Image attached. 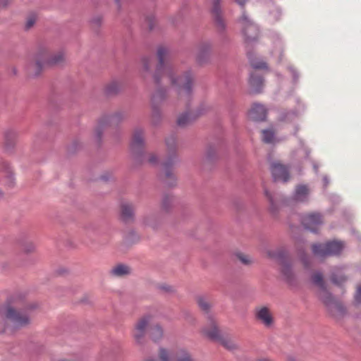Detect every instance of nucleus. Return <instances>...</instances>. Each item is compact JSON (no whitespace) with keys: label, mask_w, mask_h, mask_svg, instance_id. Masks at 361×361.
Instances as JSON below:
<instances>
[{"label":"nucleus","mask_w":361,"mask_h":361,"mask_svg":"<svg viewBox=\"0 0 361 361\" xmlns=\"http://www.w3.org/2000/svg\"><path fill=\"white\" fill-rule=\"evenodd\" d=\"M169 55V50L167 48L159 47L157 50L159 64L153 76L154 80L158 84L161 82L162 77L166 78L177 91L180 99L188 104L192 94V74L190 71H188L180 75L176 68L165 63Z\"/></svg>","instance_id":"obj_1"},{"label":"nucleus","mask_w":361,"mask_h":361,"mask_svg":"<svg viewBox=\"0 0 361 361\" xmlns=\"http://www.w3.org/2000/svg\"><path fill=\"white\" fill-rule=\"evenodd\" d=\"M0 315L14 329L26 327L31 322L30 315L22 307L21 300L13 296L0 305Z\"/></svg>","instance_id":"obj_2"},{"label":"nucleus","mask_w":361,"mask_h":361,"mask_svg":"<svg viewBox=\"0 0 361 361\" xmlns=\"http://www.w3.org/2000/svg\"><path fill=\"white\" fill-rule=\"evenodd\" d=\"M344 244L341 241L334 240L323 244L312 245V252L317 257H326L339 254L343 249Z\"/></svg>","instance_id":"obj_3"},{"label":"nucleus","mask_w":361,"mask_h":361,"mask_svg":"<svg viewBox=\"0 0 361 361\" xmlns=\"http://www.w3.org/2000/svg\"><path fill=\"white\" fill-rule=\"evenodd\" d=\"M64 58L63 51L50 54L47 50H42L36 56L35 65L39 68L47 66L58 65L63 61Z\"/></svg>","instance_id":"obj_4"},{"label":"nucleus","mask_w":361,"mask_h":361,"mask_svg":"<svg viewBox=\"0 0 361 361\" xmlns=\"http://www.w3.org/2000/svg\"><path fill=\"white\" fill-rule=\"evenodd\" d=\"M319 300L323 302L326 311L332 317L339 318L345 314V309L344 306L335 297V295H321Z\"/></svg>","instance_id":"obj_5"},{"label":"nucleus","mask_w":361,"mask_h":361,"mask_svg":"<svg viewBox=\"0 0 361 361\" xmlns=\"http://www.w3.org/2000/svg\"><path fill=\"white\" fill-rule=\"evenodd\" d=\"M238 25L245 40L252 41L258 37L259 29L257 25L249 18L245 12H243L239 18Z\"/></svg>","instance_id":"obj_6"},{"label":"nucleus","mask_w":361,"mask_h":361,"mask_svg":"<svg viewBox=\"0 0 361 361\" xmlns=\"http://www.w3.org/2000/svg\"><path fill=\"white\" fill-rule=\"evenodd\" d=\"M159 358L161 361H194L184 349L169 350L161 348L159 350Z\"/></svg>","instance_id":"obj_7"},{"label":"nucleus","mask_w":361,"mask_h":361,"mask_svg":"<svg viewBox=\"0 0 361 361\" xmlns=\"http://www.w3.org/2000/svg\"><path fill=\"white\" fill-rule=\"evenodd\" d=\"M302 224L312 232H316L323 224L322 216L318 212H310L302 215Z\"/></svg>","instance_id":"obj_8"},{"label":"nucleus","mask_w":361,"mask_h":361,"mask_svg":"<svg viewBox=\"0 0 361 361\" xmlns=\"http://www.w3.org/2000/svg\"><path fill=\"white\" fill-rule=\"evenodd\" d=\"M255 316L257 322L267 328L274 324V317L270 309L267 306H258L255 309Z\"/></svg>","instance_id":"obj_9"},{"label":"nucleus","mask_w":361,"mask_h":361,"mask_svg":"<svg viewBox=\"0 0 361 361\" xmlns=\"http://www.w3.org/2000/svg\"><path fill=\"white\" fill-rule=\"evenodd\" d=\"M150 317L145 316L140 318L135 324L133 331V336L137 343H142L145 340L146 330L150 322Z\"/></svg>","instance_id":"obj_10"},{"label":"nucleus","mask_w":361,"mask_h":361,"mask_svg":"<svg viewBox=\"0 0 361 361\" xmlns=\"http://www.w3.org/2000/svg\"><path fill=\"white\" fill-rule=\"evenodd\" d=\"M271 171L274 181L285 183L289 179V171L286 166L279 162L271 165Z\"/></svg>","instance_id":"obj_11"},{"label":"nucleus","mask_w":361,"mask_h":361,"mask_svg":"<svg viewBox=\"0 0 361 361\" xmlns=\"http://www.w3.org/2000/svg\"><path fill=\"white\" fill-rule=\"evenodd\" d=\"M348 267L347 265L337 266L333 268L330 281L335 285L340 286L347 280Z\"/></svg>","instance_id":"obj_12"},{"label":"nucleus","mask_w":361,"mask_h":361,"mask_svg":"<svg viewBox=\"0 0 361 361\" xmlns=\"http://www.w3.org/2000/svg\"><path fill=\"white\" fill-rule=\"evenodd\" d=\"M202 333L208 338L214 341H218L222 336L216 322L213 319H210L208 324L203 328Z\"/></svg>","instance_id":"obj_13"},{"label":"nucleus","mask_w":361,"mask_h":361,"mask_svg":"<svg viewBox=\"0 0 361 361\" xmlns=\"http://www.w3.org/2000/svg\"><path fill=\"white\" fill-rule=\"evenodd\" d=\"M124 118V114L122 112H116L112 115L106 116L102 120L100 121L99 126H106L107 124L116 123L122 121ZM97 137L99 138L102 135L100 126H99L94 131Z\"/></svg>","instance_id":"obj_14"},{"label":"nucleus","mask_w":361,"mask_h":361,"mask_svg":"<svg viewBox=\"0 0 361 361\" xmlns=\"http://www.w3.org/2000/svg\"><path fill=\"white\" fill-rule=\"evenodd\" d=\"M132 268L125 264H117L113 266L109 270V275L112 277L122 278L132 274Z\"/></svg>","instance_id":"obj_15"},{"label":"nucleus","mask_w":361,"mask_h":361,"mask_svg":"<svg viewBox=\"0 0 361 361\" xmlns=\"http://www.w3.org/2000/svg\"><path fill=\"white\" fill-rule=\"evenodd\" d=\"M267 109L260 104H254L249 111V117L250 119L262 121L266 118Z\"/></svg>","instance_id":"obj_16"},{"label":"nucleus","mask_w":361,"mask_h":361,"mask_svg":"<svg viewBox=\"0 0 361 361\" xmlns=\"http://www.w3.org/2000/svg\"><path fill=\"white\" fill-rule=\"evenodd\" d=\"M143 130L142 129L135 130L131 141V149L133 151L137 150L144 146Z\"/></svg>","instance_id":"obj_17"},{"label":"nucleus","mask_w":361,"mask_h":361,"mask_svg":"<svg viewBox=\"0 0 361 361\" xmlns=\"http://www.w3.org/2000/svg\"><path fill=\"white\" fill-rule=\"evenodd\" d=\"M121 215L126 221L132 220L134 216L133 205L129 202H123L121 205Z\"/></svg>","instance_id":"obj_18"},{"label":"nucleus","mask_w":361,"mask_h":361,"mask_svg":"<svg viewBox=\"0 0 361 361\" xmlns=\"http://www.w3.org/2000/svg\"><path fill=\"white\" fill-rule=\"evenodd\" d=\"M212 12L214 16L216 25L221 29L225 26L224 20L221 16V10L219 6V0H214L212 3Z\"/></svg>","instance_id":"obj_19"},{"label":"nucleus","mask_w":361,"mask_h":361,"mask_svg":"<svg viewBox=\"0 0 361 361\" xmlns=\"http://www.w3.org/2000/svg\"><path fill=\"white\" fill-rule=\"evenodd\" d=\"M1 183L6 188L10 189L15 185V179L10 168H7L6 171L1 174Z\"/></svg>","instance_id":"obj_20"},{"label":"nucleus","mask_w":361,"mask_h":361,"mask_svg":"<svg viewBox=\"0 0 361 361\" xmlns=\"http://www.w3.org/2000/svg\"><path fill=\"white\" fill-rule=\"evenodd\" d=\"M249 83L252 90L255 92H258L263 86V79L258 74L252 73L250 77Z\"/></svg>","instance_id":"obj_21"},{"label":"nucleus","mask_w":361,"mask_h":361,"mask_svg":"<svg viewBox=\"0 0 361 361\" xmlns=\"http://www.w3.org/2000/svg\"><path fill=\"white\" fill-rule=\"evenodd\" d=\"M310 191L307 186L299 185L296 188L293 198L297 202H305L309 195Z\"/></svg>","instance_id":"obj_22"},{"label":"nucleus","mask_w":361,"mask_h":361,"mask_svg":"<svg viewBox=\"0 0 361 361\" xmlns=\"http://www.w3.org/2000/svg\"><path fill=\"white\" fill-rule=\"evenodd\" d=\"M123 87L121 80H114L111 81L106 87V92L109 94H114L119 92Z\"/></svg>","instance_id":"obj_23"},{"label":"nucleus","mask_w":361,"mask_h":361,"mask_svg":"<svg viewBox=\"0 0 361 361\" xmlns=\"http://www.w3.org/2000/svg\"><path fill=\"white\" fill-rule=\"evenodd\" d=\"M149 336L154 342L161 340L164 336V331L161 326L159 324L152 326L149 329Z\"/></svg>","instance_id":"obj_24"},{"label":"nucleus","mask_w":361,"mask_h":361,"mask_svg":"<svg viewBox=\"0 0 361 361\" xmlns=\"http://www.w3.org/2000/svg\"><path fill=\"white\" fill-rule=\"evenodd\" d=\"M195 118L196 116L193 111L183 113L178 116L177 123L180 126H185L191 123Z\"/></svg>","instance_id":"obj_25"},{"label":"nucleus","mask_w":361,"mask_h":361,"mask_svg":"<svg viewBox=\"0 0 361 361\" xmlns=\"http://www.w3.org/2000/svg\"><path fill=\"white\" fill-rule=\"evenodd\" d=\"M262 138L264 142L268 144H274L277 141L274 132L271 128L262 131Z\"/></svg>","instance_id":"obj_26"},{"label":"nucleus","mask_w":361,"mask_h":361,"mask_svg":"<svg viewBox=\"0 0 361 361\" xmlns=\"http://www.w3.org/2000/svg\"><path fill=\"white\" fill-rule=\"evenodd\" d=\"M312 283L317 287L324 290L326 288V282L323 274L321 272L316 271L311 276Z\"/></svg>","instance_id":"obj_27"},{"label":"nucleus","mask_w":361,"mask_h":361,"mask_svg":"<svg viewBox=\"0 0 361 361\" xmlns=\"http://www.w3.org/2000/svg\"><path fill=\"white\" fill-rule=\"evenodd\" d=\"M152 290L159 292L171 293L176 291L175 288L166 283H152Z\"/></svg>","instance_id":"obj_28"},{"label":"nucleus","mask_w":361,"mask_h":361,"mask_svg":"<svg viewBox=\"0 0 361 361\" xmlns=\"http://www.w3.org/2000/svg\"><path fill=\"white\" fill-rule=\"evenodd\" d=\"M218 342L221 343L223 346L228 350H233L237 347L236 344L233 342V340L228 338H224L223 336L221 337V339L218 341Z\"/></svg>","instance_id":"obj_29"},{"label":"nucleus","mask_w":361,"mask_h":361,"mask_svg":"<svg viewBox=\"0 0 361 361\" xmlns=\"http://www.w3.org/2000/svg\"><path fill=\"white\" fill-rule=\"evenodd\" d=\"M211 106L207 102H202L200 104V106L197 108V109L193 111L196 118L203 115L206 112H207L210 109Z\"/></svg>","instance_id":"obj_30"},{"label":"nucleus","mask_w":361,"mask_h":361,"mask_svg":"<svg viewBox=\"0 0 361 361\" xmlns=\"http://www.w3.org/2000/svg\"><path fill=\"white\" fill-rule=\"evenodd\" d=\"M36 250V245L32 241H27L23 245V251L25 253H32Z\"/></svg>","instance_id":"obj_31"},{"label":"nucleus","mask_w":361,"mask_h":361,"mask_svg":"<svg viewBox=\"0 0 361 361\" xmlns=\"http://www.w3.org/2000/svg\"><path fill=\"white\" fill-rule=\"evenodd\" d=\"M250 64L255 69H263L267 68V64L262 61H258L257 59H250Z\"/></svg>","instance_id":"obj_32"},{"label":"nucleus","mask_w":361,"mask_h":361,"mask_svg":"<svg viewBox=\"0 0 361 361\" xmlns=\"http://www.w3.org/2000/svg\"><path fill=\"white\" fill-rule=\"evenodd\" d=\"M152 58L149 56H146L142 59V71L144 73H147L150 70V66L152 64Z\"/></svg>","instance_id":"obj_33"},{"label":"nucleus","mask_w":361,"mask_h":361,"mask_svg":"<svg viewBox=\"0 0 361 361\" xmlns=\"http://www.w3.org/2000/svg\"><path fill=\"white\" fill-rule=\"evenodd\" d=\"M238 259L245 265H250L253 262L252 258L243 253H240L237 255Z\"/></svg>","instance_id":"obj_34"},{"label":"nucleus","mask_w":361,"mask_h":361,"mask_svg":"<svg viewBox=\"0 0 361 361\" xmlns=\"http://www.w3.org/2000/svg\"><path fill=\"white\" fill-rule=\"evenodd\" d=\"M197 302L200 307L204 311H207L211 307V304L202 297L198 298Z\"/></svg>","instance_id":"obj_35"},{"label":"nucleus","mask_w":361,"mask_h":361,"mask_svg":"<svg viewBox=\"0 0 361 361\" xmlns=\"http://www.w3.org/2000/svg\"><path fill=\"white\" fill-rule=\"evenodd\" d=\"M267 254L271 258L280 259L282 257L283 253L281 249L276 250H267Z\"/></svg>","instance_id":"obj_36"},{"label":"nucleus","mask_w":361,"mask_h":361,"mask_svg":"<svg viewBox=\"0 0 361 361\" xmlns=\"http://www.w3.org/2000/svg\"><path fill=\"white\" fill-rule=\"evenodd\" d=\"M264 195L267 197V199L269 201L270 203V207L271 210H275L276 205H275V200L274 197L271 192H269L268 190L264 189Z\"/></svg>","instance_id":"obj_37"},{"label":"nucleus","mask_w":361,"mask_h":361,"mask_svg":"<svg viewBox=\"0 0 361 361\" xmlns=\"http://www.w3.org/2000/svg\"><path fill=\"white\" fill-rule=\"evenodd\" d=\"M282 272L284 275V276L288 279V280H290V277H291V275H292V272H291V268L287 264H284L283 265V267H282Z\"/></svg>","instance_id":"obj_38"},{"label":"nucleus","mask_w":361,"mask_h":361,"mask_svg":"<svg viewBox=\"0 0 361 361\" xmlns=\"http://www.w3.org/2000/svg\"><path fill=\"white\" fill-rule=\"evenodd\" d=\"M55 273L58 276H63L69 273V269L66 267H60L56 269Z\"/></svg>","instance_id":"obj_39"},{"label":"nucleus","mask_w":361,"mask_h":361,"mask_svg":"<svg viewBox=\"0 0 361 361\" xmlns=\"http://www.w3.org/2000/svg\"><path fill=\"white\" fill-rule=\"evenodd\" d=\"M170 164H171L170 163H165V164H164V173H165V175H166V176L167 178H171H171H172V179H173V180H174L173 176V175H172L171 172V171H170V170H169V165H170Z\"/></svg>","instance_id":"obj_40"},{"label":"nucleus","mask_w":361,"mask_h":361,"mask_svg":"<svg viewBox=\"0 0 361 361\" xmlns=\"http://www.w3.org/2000/svg\"><path fill=\"white\" fill-rule=\"evenodd\" d=\"M35 16L29 17L27 18L26 24H25L26 28L30 29V27H32V25L35 24Z\"/></svg>","instance_id":"obj_41"},{"label":"nucleus","mask_w":361,"mask_h":361,"mask_svg":"<svg viewBox=\"0 0 361 361\" xmlns=\"http://www.w3.org/2000/svg\"><path fill=\"white\" fill-rule=\"evenodd\" d=\"M147 161L151 164H155L157 162V157L154 154H150L148 156Z\"/></svg>","instance_id":"obj_42"},{"label":"nucleus","mask_w":361,"mask_h":361,"mask_svg":"<svg viewBox=\"0 0 361 361\" xmlns=\"http://www.w3.org/2000/svg\"><path fill=\"white\" fill-rule=\"evenodd\" d=\"M211 49V46L209 43H204L201 45L200 47V51L201 52L209 51Z\"/></svg>","instance_id":"obj_43"},{"label":"nucleus","mask_w":361,"mask_h":361,"mask_svg":"<svg viewBox=\"0 0 361 361\" xmlns=\"http://www.w3.org/2000/svg\"><path fill=\"white\" fill-rule=\"evenodd\" d=\"M171 202H172V198L171 197H165L163 199V201H162L163 206L166 207L167 204H169Z\"/></svg>","instance_id":"obj_44"},{"label":"nucleus","mask_w":361,"mask_h":361,"mask_svg":"<svg viewBox=\"0 0 361 361\" xmlns=\"http://www.w3.org/2000/svg\"><path fill=\"white\" fill-rule=\"evenodd\" d=\"M355 302L356 305H361V295H355Z\"/></svg>","instance_id":"obj_45"},{"label":"nucleus","mask_w":361,"mask_h":361,"mask_svg":"<svg viewBox=\"0 0 361 361\" xmlns=\"http://www.w3.org/2000/svg\"><path fill=\"white\" fill-rule=\"evenodd\" d=\"M290 70V72L292 73V75L293 77V79L294 80H296V75H297V72L295 69H293L292 67L289 68Z\"/></svg>","instance_id":"obj_46"},{"label":"nucleus","mask_w":361,"mask_h":361,"mask_svg":"<svg viewBox=\"0 0 361 361\" xmlns=\"http://www.w3.org/2000/svg\"><path fill=\"white\" fill-rule=\"evenodd\" d=\"M235 1L238 5L241 6H243L247 1V0H235Z\"/></svg>","instance_id":"obj_47"},{"label":"nucleus","mask_w":361,"mask_h":361,"mask_svg":"<svg viewBox=\"0 0 361 361\" xmlns=\"http://www.w3.org/2000/svg\"><path fill=\"white\" fill-rule=\"evenodd\" d=\"M10 0H0V5L2 6H5L8 4Z\"/></svg>","instance_id":"obj_48"},{"label":"nucleus","mask_w":361,"mask_h":361,"mask_svg":"<svg viewBox=\"0 0 361 361\" xmlns=\"http://www.w3.org/2000/svg\"><path fill=\"white\" fill-rule=\"evenodd\" d=\"M301 260L302 261V262L304 263V264L305 266H307L308 261H307V259L306 258V257H305V256L301 257Z\"/></svg>","instance_id":"obj_49"},{"label":"nucleus","mask_w":361,"mask_h":361,"mask_svg":"<svg viewBox=\"0 0 361 361\" xmlns=\"http://www.w3.org/2000/svg\"><path fill=\"white\" fill-rule=\"evenodd\" d=\"M324 186H326L329 183V180L326 176H324L323 178Z\"/></svg>","instance_id":"obj_50"},{"label":"nucleus","mask_w":361,"mask_h":361,"mask_svg":"<svg viewBox=\"0 0 361 361\" xmlns=\"http://www.w3.org/2000/svg\"><path fill=\"white\" fill-rule=\"evenodd\" d=\"M356 293L361 294V285H358L357 287V292Z\"/></svg>","instance_id":"obj_51"},{"label":"nucleus","mask_w":361,"mask_h":361,"mask_svg":"<svg viewBox=\"0 0 361 361\" xmlns=\"http://www.w3.org/2000/svg\"><path fill=\"white\" fill-rule=\"evenodd\" d=\"M257 361H271V360H270L268 358H260V359H258Z\"/></svg>","instance_id":"obj_52"},{"label":"nucleus","mask_w":361,"mask_h":361,"mask_svg":"<svg viewBox=\"0 0 361 361\" xmlns=\"http://www.w3.org/2000/svg\"><path fill=\"white\" fill-rule=\"evenodd\" d=\"M287 361H296V360L293 357H290L288 358Z\"/></svg>","instance_id":"obj_53"},{"label":"nucleus","mask_w":361,"mask_h":361,"mask_svg":"<svg viewBox=\"0 0 361 361\" xmlns=\"http://www.w3.org/2000/svg\"><path fill=\"white\" fill-rule=\"evenodd\" d=\"M9 133H6V139H7V140H8V137H9Z\"/></svg>","instance_id":"obj_54"},{"label":"nucleus","mask_w":361,"mask_h":361,"mask_svg":"<svg viewBox=\"0 0 361 361\" xmlns=\"http://www.w3.org/2000/svg\"><path fill=\"white\" fill-rule=\"evenodd\" d=\"M314 168L315 171H317V166H316V164H314Z\"/></svg>","instance_id":"obj_55"},{"label":"nucleus","mask_w":361,"mask_h":361,"mask_svg":"<svg viewBox=\"0 0 361 361\" xmlns=\"http://www.w3.org/2000/svg\"><path fill=\"white\" fill-rule=\"evenodd\" d=\"M5 331V329H4V328L0 329V331H1V332H3V331Z\"/></svg>","instance_id":"obj_56"},{"label":"nucleus","mask_w":361,"mask_h":361,"mask_svg":"<svg viewBox=\"0 0 361 361\" xmlns=\"http://www.w3.org/2000/svg\"><path fill=\"white\" fill-rule=\"evenodd\" d=\"M117 4H119V0H115Z\"/></svg>","instance_id":"obj_57"},{"label":"nucleus","mask_w":361,"mask_h":361,"mask_svg":"<svg viewBox=\"0 0 361 361\" xmlns=\"http://www.w3.org/2000/svg\"><path fill=\"white\" fill-rule=\"evenodd\" d=\"M11 134H13V136H15V135H16V133H11Z\"/></svg>","instance_id":"obj_58"},{"label":"nucleus","mask_w":361,"mask_h":361,"mask_svg":"<svg viewBox=\"0 0 361 361\" xmlns=\"http://www.w3.org/2000/svg\"><path fill=\"white\" fill-rule=\"evenodd\" d=\"M3 192L0 190V195H2Z\"/></svg>","instance_id":"obj_59"},{"label":"nucleus","mask_w":361,"mask_h":361,"mask_svg":"<svg viewBox=\"0 0 361 361\" xmlns=\"http://www.w3.org/2000/svg\"><path fill=\"white\" fill-rule=\"evenodd\" d=\"M146 361H154V360H147Z\"/></svg>","instance_id":"obj_60"}]
</instances>
